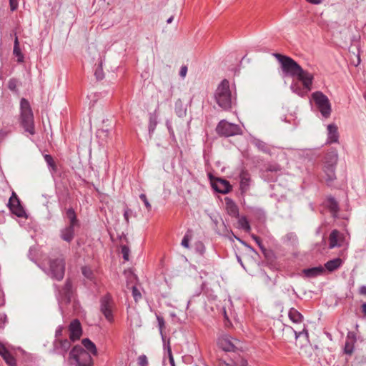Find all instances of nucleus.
<instances>
[{
	"label": "nucleus",
	"mask_w": 366,
	"mask_h": 366,
	"mask_svg": "<svg viewBox=\"0 0 366 366\" xmlns=\"http://www.w3.org/2000/svg\"><path fill=\"white\" fill-rule=\"evenodd\" d=\"M175 112L177 115L179 117H182L186 115V109L182 107V103L176 102L175 104Z\"/></svg>",
	"instance_id": "obj_37"
},
{
	"label": "nucleus",
	"mask_w": 366,
	"mask_h": 366,
	"mask_svg": "<svg viewBox=\"0 0 366 366\" xmlns=\"http://www.w3.org/2000/svg\"><path fill=\"white\" fill-rule=\"evenodd\" d=\"M359 292L362 295L366 296V285H362L359 289Z\"/></svg>",
	"instance_id": "obj_59"
},
{
	"label": "nucleus",
	"mask_w": 366,
	"mask_h": 366,
	"mask_svg": "<svg viewBox=\"0 0 366 366\" xmlns=\"http://www.w3.org/2000/svg\"><path fill=\"white\" fill-rule=\"evenodd\" d=\"M306 76L304 75L302 78L297 77V79L301 81L303 84L302 86L299 81H292V83L290 85V89L292 91V92L297 94L298 96L301 97H305L309 92L312 89V84L313 81V75L310 73V82L306 80Z\"/></svg>",
	"instance_id": "obj_8"
},
{
	"label": "nucleus",
	"mask_w": 366,
	"mask_h": 366,
	"mask_svg": "<svg viewBox=\"0 0 366 366\" xmlns=\"http://www.w3.org/2000/svg\"><path fill=\"white\" fill-rule=\"evenodd\" d=\"M346 341L355 343L357 341L356 335L354 332L349 331L347 334Z\"/></svg>",
	"instance_id": "obj_49"
},
{
	"label": "nucleus",
	"mask_w": 366,
	"mask_h": 366,
	"mask_svg": "<svg viewBox=\"0 0 366 366\" xmlns=\"http://www.w3.org/2000/svg\"><path fill=\"white\" fill-rule=\"evenodd\" d=\"M113 300L109 295L103 296L100 300V310L109 322L114 320L112 313Z\"/></svg>",
	"instance_id": "obj_11"
},
{
	"label": "nucleus",
	"mask_w": 366,
	"mask_h": 366,
	"mask_svg": "<svg viewBox=\"0 0 366 366\" xmlns=\"http://www.w3.org/2000/svg\"><path fill=\"white\" fill-rule=\"evenodd\" d=\"M137 364L139 366H147L148 360L145 355H142L138 357Z\"/></svg>",
	"instance_id": "obj_45"
},
{
	"label": "nucleus",
	"mask_w": 366,
	"mask_h": 366,
	"mask_svg": "<svg viewBox=\"0 0 366 366\" xmlns=\"http://www.w3.org/2000/svg\"><path fill=\"white\" fill-rule=\"evenodd\" d=\"M284 241L290 244H295L297 241V235L294 232H289L284 237Z\"/></svg>",
	"instance_id": "obj_35"
},
{
	"label": "nucleus",
	"mask_w": 366,
	"mask_h": 366,
	"mask_svg": "<svg viewBox=\"0 0 366 366\" xmlns=\"http://www.w3.org/2000/svg\"><path fill=\"white\" fill-rule=\"evenodd\" d=\"M139 199L144 202L146 208L147 209V210H150L152 209V206L150 204V203L149 202L147 198V196L146 194H141L139 195Z\"/></svg>",
	"instance_id": "obj_48"
},
{
	"label": "nucleus",
	"mask_w": 366,
	"mask_h": 366,
	"mask_svg": "<svg viewBox=\"0 0 366 366\" xmlns=\"http://www.w3.org/2000/svg\"><path fill=\"white\" fill-rule=\"evenodd\" d=\"M121 252L122 254L123 259L125 261H128L130 253V249L129 247L127 245H122L121 247Z\"/></svg>",
	"instance_id": "obj_41"
},
{
	"label": "nucleus",
	"mask_w": 366,
	"mask_h": 366,
	"mask_svg": "<svg viewBox=\"0 0 366 366\" xmlns=\"http://www.w3.org/2000/svg\"><path fill=\"white\" fill-rule=\"evenodd\" d=\"M132 295L135 301H137L142 297L141 293L135 286L132 287Z\"/></svg>",
	"instance_id": "obj_50"
},
{
	"label": "nucleus",
	"mask_w": 366,
	"mask_h": 366,
	"mask_svg": "<svg viewBox=\"0 0 366 366\" xmlns=\"http://www.w3.org/2000/svg\"><path fill=\"white\" fill-rule=\"evenodd\" d=\"M187 72V66H182L179 71V76L182 78H184Z\"/></svg>",
	"instance_id": "obj_55"
},
{
	"label": "nucleus",
	"mask_w": 366,
	"mask_h": 366,
	"mask_svg": "<svg viewBox=\"0 0 366 366\" xmlns=\"http://www.w3.org/2000/svg\"><path fill=\"white\" fill-rule=\"evenodd\" d=\"M213 189L218 193L227 194L232 189L229 182L224 179L219 178L212 184Z\"/></svg>",
	"instance_id": "obj_14"
},
{
	"label": "nucleus",
	"mask_w": 366,
	"mask_h": 366,
	"mask_svg": "<svg viewBox=\"0 0 366 366\" xmlns=\"http://www.w3.org/2000/svg\"><path fill=\"white\" fill-rule=\"evenodd\" d=\"M253 144H254L255 147L258 148L259 150L263 152L264 153H269L270 150L269 147H267V144L263 141L258 139H255L253 141Z\"/></svg>",
	"instance_id": "obj_29"
},
{
	"label": "nucleus",
	"mask_w": 366,
	"mask_h": 366,
	"mask_svg": "<svg viewBox=\"0 0 366 366\" xmlns=\"http://www.w3.org/2000/svg\"><path fill=\"white\" fill-rule=\"evenodd\" d=\"M8 207L10 211L18 217L27 218L28 215L21 204V201L15 192H12L9 199Z\"/></svg>",
	"instance_id": "obj_10"
},
{
	"label": "nucleus",
	"mask_w": 366,
	"mask_h": 366,
	"mask_svg": "<svg viewBox=\"0 0 366 366\" xmlns=\"http://www.w3.org/2000/svg\"><path fill=\"white\" fill-rule=\"evenodd\" d=\"M13 54L15 56L17 57V61L19 63L24 62V56L23 54L21 53V49L19 48V40H18L17 36L15 37Z\"/></svg>",
	"instance_id": "obj_25"
},
{
	"label": "nucleus",
	"mask_w": 366,
	"mask_h": 366,
	"mask_svg": "<svg viewBox=\"0 0 366 366\" xmlns=\"http://www.w3.org/2000/svg\"><path fill=\"white\" fill-rule=\"evenodd\" d=\"M325 272V268L320 265L318 267H314L311 268L305 269L303 273L307 277L313 278L317 276L323 274Z\"/></svg>",
	"instance_id": "obj_18"
},
{
	"label": "nucleus",
	"mask_w": 366,
	"mask_h": 366,
	"mask_svg": "<svg viewBox=\"0 0 366 366\" xmlns=\"http://www.w3.org/2000/svg\"><path fill=\"white\" fill-rule=\"evenodd\" d=\"M62 330H63V328L61 326H59L57 327V329L56 330V332H55L56 339H59L58 337L62 335Z\"/></svg>",
	"instance_id": "obj_56"
},
{
	"label": "nucleus",
	"mask_w": 366,
	"mask_h": 366,
	"mask_svg": "<svg viewBox=\"0 0 366 366\" xmlns=\"http://www.w3.org/2000/svg\"><path fill=\"white\" fill-rule=\"evenodd\" d=\"M81 273L88 280H92L94 277L93 271L88 267H83L81 268Z\"/></svg>",
	"instance_id": "obj_39"
},
{
	"label": "nucleus",
	"mask_w": 366,
	"mask_h": 366,
	"mask_svg": "<svg viewBox=\"0 0 366 366\" xmlns=\"http://www.w3.org/2000/svg\"><path fill=\"white\" fill-rule=\"evenodd\" d=\"M164 349L167 350L169 362H173L174 357L172 355V349L169 345V341L168 340L167 343L165 342V347L164 346Z\"/></svg>",
	"instance_id": "obj_44"
},
{
	"label": "nucleus",
	"mask_w": 366,
	"mask_h": 366,
	"mask_svg": "<svg viewBox=\"0 0 366 366\" xmlns=\"http://www.w3.org/2000/svg\"><path fill=\"white\" fill-rule=\"evenodd\" d=\"M240 178V189L242 192H246L250 184V175L247 171H242L239 174Z\"/></svg>",
	"instance_id": "obj_17"
},
{
	"label": "nucleus",
	"mask_w": 366,
	"mask_h": 366,
	"mask_svg": "<svg viewBox=\"0 0 366 366\" xmlns=\"http://www.w3.org/2000/svg\"><path fill=\"white\" fill-rule=\"evenodd\" d=\"M69 338L71 341L75 342L78 340L82 334L81 323L79 320H72L69 325Z\"/></svg>",
	"instance_id": "obj_13"
},
{
	"label": "nucleus",
	"mask_w": 366,
	"mask_h": 366,
	"mask_svg": "<svg viewBox=\"0 0 366 366\" xmlns=\"http://www.w3.org/2000/svg\"><path fill=\"white\" fill-rule=\"evenodd\" d=\"M252 238L255 241V242L258 244L259 248L262 250H264V247L262 245V239H260V237H257L256 235H252Z\"/></svg>",
	"instance_id": "obj_53"
},
{
	"label": "nucleus",
	"mask_w": 366,
	"mask_h": 366,
	"mask_svg": "<svg viewBox=\"0 0 366 366\" xmlns=\"http://www.w3.org/2000/svg\"><path fill=\"white\" fill-rule=\"evenodd\" d=\"M65 272V261L63 257L49 260V269L48 274L58 281L64 278Z\"/></svg>",
	"instance_id": "obj_6"
},
{
	"label": "nucleus",
	"mask_w": 366,
	"mask_h": 366,
	"mask_svg": "<svg viewBox=\"0 0 366 366\" xmlns=\"http://www.w3.org/2000/svg\"><path fill=\"white\" fill-rule=\"evenodd\" d=\"M69 362L74 366H92L93 364L91 354L80 345H76L71 349Z\"/></svg>",
	"instance_id": "obj_3"
},
{
	"label": "nucleus",
	"mask_w": 366,
	"mask_h": 366,
	"mask_svg": "<svg viewBox=\"0 0 366 366\" xmlns=\"http://www.w3.org/2000/svg\"><path fill=\"white\" fill-rule=\"evenodd\" d=\"M282 326L283 327L282 330H285L287 332L293 333L295 335V337L296 340L298 339L299 337H302L300 331L297 332L292 327L287 326L283 324L282 325Z\"/></svg>",
	"instance_id": "obj_40"
},
{
	"label": "nucleus",
	"mask_w": 366,
	"mask_h": 366,
	"mask_svg": "<svg viewBox=\"0 0 366 366\" xmlns=\"http://www.w3.org/2000/svg\"><path fill=\"white\" fill-rule=\"evenodd\" d=\"M81 343L84 347V349L89 352L91 355H97V350L95 344L90 340L89 338H84L82 340Z\"/></svg>",
	"instance_id": "obj_21"
},
{
	"label": "nucleus",
	"mask_w": 366,
	"mask_h": 366,
	"mask_svg": "<svg viewBox=\"0 0 366 366\" xmlns=\"http://www.w3.org/2000/svg\"><path fill=\"white\" fill-rule=\"evenodd\" d=\"M306 1L310 4H316V5L322 3V0H306Z\"/></svg>",
	"instance_id": "obj_61"
},
{
	"label": "nucleus",
	"mask_w": 366,
	"mask_h": 366,
	"mask_svg": "<svg viewBox=\"0 0 366 366\" xmlns=\"http://www.w3.org/2000/svg\"><path fill=\"white\" fill-rule=\"evenodd\" d=\"M337 154L336 152H332L330 153H327L325 157V164H332L335 166L337 162Z\"/></svg>",
	"instance_id": "obj_30"
},
{
	"label": "nucleus",
	"mask_w": 366,
	"mask_h": 366,
	"mask_svg": "<svg viewBox=\"0 0 366 366\" xmlns=\"http://www.w3.org/2000/svg\"><path fill=\"white\" fill-rule=\"evenodd\" d=\"M337 127L335 124H330L327 126V141L329 143H336L338 142Z\"/></svg>",
	"instance_id": "obj_16"
},
{
	"label": "nucleus",
	"mask_w": 366,
	"mask_h": 366,
	"mask_svg": "<svg viewBox=\"0 0 366 366\" xmlns=\"http://www.w3.org/2000/svg\"><path fill=\"white\" fill-rule=\"evenodd\" d=\"M124 219L127 224L129 223V218L131 217H135L136 214L131 209H129L128 207H125L124 209Z\"/></svg>",
	"instance_id": "obj_36"
},
{
	"label": "nucleus",
	"mask_w": 366,
	"mask_h": 366,
	"mask_svg": "<svg viewBox=\"0 0 366 366\" xmlns=\"http://www.w3.org/2000/svg\"><path fill=\"white\" fill-rule=\"evenodd\" d=\"M157 322H158L159 333L161 335L163 344L165 346V340H166L165 338L166 337H165V336L163 334V328L164 327L165 322H164V318L162 317H161V316H159V315L157 316Z\"/></svg>",
	"instance_id": "obj_33"
},
{
	"label": "nucleus",
	"mask_w": 366,
	"mask_h": 366,
	"mask_svg": "<svg viewBox=\"0 0 366 366\" xmlns=\"http://www.w3.org/2000/svg\"><path fill=\"white\" fill-rule=\"evenodd\" d=\"M166 126L168 129V132L169 133L170 137L172 138V140L176 142V137L174 135V132L172 127V122L169 119H167L166 121Z\"/></svg>",
	"instance_id": "obj_42"
},
{
	"label": "nucleus",
	"mask_w": 366,
	"mask_h": 366,
	"mask_svg": "<svg viewBox=\"0 0 366 366\" xmlns=\"http://www.w3.org/2000/svg\"><path fill=\"white\" fill-rule=\"evenodd\" d=\"M10 8L11 11H14L18 7V1L17 0H9Z\"/></svg>",
	"instance_id": "obj_54"
},
{
	"label": "nucleus",
	"mask_w": 366,
	"mask_h": 366,
	"mask_svg": "<svg viewBox=\"0 0 366 366\" xmlns=\"http://www.w3.org/2000/svg\"><path fill=\"white\" fill-rule=\"evenodd\" d=\"M300 333L302 336H304L305 337L306 340H308L309 335L307 330L305 327H304V329L302 331H300Z\"/></svg>",
	"instance_id": "obj_58"
},
{
	"label": "nucleus",
	"mask_w": 366,
	"mask_h": 366,
	"mask_svg": "<svg viewBox=\"0 0 366 366\" xmlns=\"http://www.w3.org/2000/svg\"><path fill=\"white\" fill-rule=\"evenodd\" d=\"M219 344L222 350L227 352L234 351V349L236 348L234 344L227 339L220 340Z\"/></svg>",
	"instance_id": "obj_28"
},
{
	"label": "nucleus",
	"mask_w": 366,
	"mask_h": 366,
	"mask_svg": "<svg viewBox=\"0 0 366 366\" xmlns=\"http://www.w3.org/2000/svg\"><path fill=\"white\" fill-rule=\"evenodd\" d=\"M53 165H54V166H49V168L50 169L51 172H52V173H53V172H56V170H57V166H56V164H55V162H54V163H53Z\"/></svg>",
	"instance_id": "obj_60"
},
{
	"label": "nucleus",
	"mask_w": 366,
	"mask_h": 366,
	"mask_svg": "<svg viewBox=\"0 0 366 366\" xmlns=\"http://www.w3.org/2000/svg\"><path fill=\"white\" fill-rule=\"evenodd\" d=\"M70 347V340L67 339H55L53 342V349L51 352L61 355L64 357Z\"/></svg>",
	"instance_id": "obj_12"
},
{
	"label": "nucleus",
	"mask_w": 366,
	"mask_h": 366,
	"mask_svg": "<svg viewBox=\"0 0 366 366\" xmlns=\"http://www.w3.org/2000/svg\"><path fill=\"white\" fill-rule=\"evenodd\" d=\"M189 239L188 237L187 234H185L182 239L181 245L184 247L188 248L189 247Z\"/></svg>",
	"instance_id": "obj_52"
},
{
	"label": "nucleus",
	"mask_w": 366,
	"mask_h": 366,
	"mask_svg": "<svg viewBox=\"0 0 366 366\" xmlns=\"http://www.w3.org/2000/svg\"><path fill=\"white\" fill-rule=\"evenodd\" d=\"M324 172L326 174V181L327 182H332L333 181L336 177H335V166L332 164H325L324 167Z\"/></svg>",
	"instance_id": "obj_23"
},
{
	"label": "nucleus",
	"mask_w": 366,
	"mask_h": 366,
	"mask_svg": "<svg viewBox=\"0 0 366 366\" xmlns=\"http://www.w3.org/2000/svg\"><path fill=\"white\" fill-rule=\"evenodd\" d=\"M9 350L5 347V346L0 342V355L3 356Z\"/></svg>",
	"instance_id": "obj_57"
},
{
	"label": "nucleus",
	"mask_w": 366,
	"mask_h": 366,
	"mask_svg": "<svg viewBox=\"0 0 366 366\" xmlns=\"http://www.w3.org/2000/svg\"><path fill=\"white\" fill-rule=\"evenodd\" d=\"M327 207L332 214V216L335 217L339 211V207L337 202L334 197H330L327 199Z\"/></svg>",
	"instance_id": "obj_27"
},
{
	"label": "nucleus",
	"mask_w": 366,
	"mask_h": 366,
	"mask_svg": "<svg viewBox=\"0 0 366 366\" xmlns=\"http://www.w3.org/2000/svg\"><path fill=\"white\" fill-rule=\"evenodd\" d=\"M274 57L281 64L282 69L284 73L291 76L302 77L306 76V80L310 82V73L304 70L294 59L291 57L282 55L280 54H274Z\"/></svg>",
	"instance_id": "obj_1"
},
{
	"label": "nucleus",
	"mask_w": 366,
	"mask_h": 366,
	"mask_svg": "<svg viewBox=\"0 0 366 366\" xmlns=\"http://www.w3.org/2000/svg\"><path fill=\"white\" fill-rule=\"evenodd\" d=\"M354 345L355 343L351 342L350 341H345V347H344V352L346 355H351L354 351Z\"/></svg>",
	"instance_id": "obj_38"
},
{
	"label": "nucleus",
	"mask_w": 366,
	"mask_h": 366,
	"mask_svg": "<svg viewBox=\"0 0 366 366\" xmlns=\"http://www.w3.org/2000/svg\"><path fill=\"white\" fill-rule=\"evenodd\" d=\"M0 320L5 324L7 322V316L6 315L4 314L3 315L0 316Z\"/></svg>",
	"instance_id": "obj_62"
},
{
	"label": "nucleus",
	"mask_w": 366,
	"mask_h": 366,
	"mask_svg": "<svg viewBox=\"0 0 366 366\" xmlns=\"http://www.w3.org/2000/svg\"><path fill=\"white\" fill-rule=\"evenodd\" d=\"M12 132L11 129H0V143Z\"/></svg>",
	"instance_id": "obj_46"
},
{
	"label": "nucleus",
	"mask_w": 366,
	"mask_h": 366,
	"mask_svg": "<svg viewBox=\"0 0 366 366\" xmlns=\"http://www.w3.org/2000/svg\"><path fill=\"white\" fill-rule=\"evenodd\" d=\"M361 307L362 313L366 316V302H364Z\"/></svg>",
	"instance_id": "obj_63"
},
{
	"label": "nucleus",
	"mask_w": 366,
	"mask_h": 366,
	"mask_svg": "<svg viewBox=\"0 0 366 366\" xmlns=\"http://www.w3.org/2000/svg\"><path fill=\"white\" fill-rule=\"evenodd\" d=\"M281 170H282V168H281L280 165H279L278 164H269L267 169V172H281Z\"/></svg>",
	"instance_id": "obj_47"
},
{
	"label": "nucleus",
	"mask_w": 366,
	"mask_h": 366,
	"mask_svg": "<svg viewBox=\"0 0 366 366\" xmlns=\"http://www.w3.org/2000/svg\"><path fill=\"white\" fill-rule=\"evenodd\" d=\"M214 99L219 107L224 110H229L236 104V98L232 97L229 89V83L227 79H223L218 85Z\"/></svg>",
	"instance_id": "obj_2"
},
{
	"label": "nucleus",
	"mask_w": 366,
	"mask_h": 366,
	"mask_svg": "<svg viewBox=\"0 0 366 366\" xmlns=\"http://www.w3.org/2000/svg\"><path fill=\"white\" fill-rule=\"evenodd\" d=\"M66 217L69 220V226L79 227V221L73 208L70 207L66 210Z\"/></svg>",
	"instance_id": "obj_19"
},
{
	"label": "nucleus",
	"mask_w": 366,
	"mask_h": 366,
	"mask_svg": "<svg viewBox=\"0 0 366 366\" xmlns=\"http://www.w3.org/2000/svg\"><path fill=\"white\" fill-rule=\"evenodd\" d=\"M312 99L315 105L325 118H328L332 112L331 104L328 97L322 92L317 91L312 94Z\"/></svg>",
	"instance_id": "obj_5"
},
{
	"label": "nucleus",
	"mask_w": 366,
	"mask_h": 366,
	"mask_svg": "<svg viewBox=\"0 0 366 366\" xmlns=\"http://www.w3.org/2000/svg\"><path fill=\"white\" fill-rule=\"evenodd\" d=\"M21 125L24 131L33 135L35 133L34 115L29 103L25 99H21Z\"/></svg>",
	"instance_id": "obj_4"
},
{
	"label": "nucleus",
	"mask_w": 366,
	"mask_h": 366,
	"mask_svg": "<svg viewBox=\"0 0 366 366\" xmlns=\"http://www.w3.org/2000/svg\"><path fill=\"white\" fill-rule=\"evenodd\" d=\"M74 227L66 226L60 229V237L66 242H71L74 238Z\"/></svg>",
	"instance_id": "obj_15"
},
{
	"label": "nucleus",
	"mask_w": 366,
	"mask_h": 366,
	"mask_svg": "<svg viewBox=\"0 0 366 366\" xmlns=\"http://www.w3.org/2000/svg\"><path fill=\"white\" fill-rule=\"evenodd\" d=\"M219 366H233L232 365H230L229 363H227L225 362H220L219 363Z\"/></svg>",
	"instance_id": "obj_64"
},
{
	"label": "nucleus",
	"mask_w": 366,
	"mask_h": 366,
	"mask_svg": "<svg viewBox=\"0 0 366 366\" xmlns=\"http://www.w3.org/2000/svg\"><path fill=\"white\" fill-rule=\"evenodd\" d=\"M94 75L97 80H102L104 79V74L101 65L98 66V67L96 69Z\"/></svg>",
	"instance_id": "obj_43"
},
{
	"label": "nucleus",
	"mask_w": 366,
	"mask_h": 366,
	"mask_svg": "<svg viewBox=\"0 0 366 366\" xmlns=\"http://www.w3.org/2000/svg\"><path fill=\"white\" fill-rule=\"evenodd\" d=\"M340 237V232L337 229H334L331 232L329 237L330 248H334L335 247H340V244L338 243V239Z\"/></svg>",
	"instance_id": "obj_24"
},
{
	"label": "nucleus",
	"mask_w": 366,
	"mask_h": 366,
	"mask_svg": "<svg viewBox=\"0 0 366 366\" xmlns=\"http://www.w3.org/2000/svg\"><path fill=\"white\" fill-rule=\"evenodd\" d=\"M238 224H239V227H240L241 229H242L247 232L249 231L251 229L249 223L247 219L246 218V217H244V216H242L239 218Z\"/></svg>",
	"instance_id": "obj_32"
},
{
	"label": "nucleus",
	"mask_w": 366,
	"mask_h": 366,
	"mask_svg": "<svg viewBox=\"0 0 366 366\" xmlns=\"http://www.w3.org/2000/svg\"><path fill=\"white\" fill-rule=\"evenodd\" d=\"M157 125V115L156 114V112H154L153 113L149 114L148 129H149V133L150 135H152L154 133Z\"/></svg>",
	"instance_id": "obj_26"
},
{
	"label": "nucleus",
	"mask_w": 366,
	"mask_h": 366,
	"mask_svg": "<svg viewBox=\"0 0 366 366\" xmlns=\"http://www.w3.org/2000/svg\"><path fill=\"white\" fill-rule=\"evenodd\" d=\"M216 131L219 135L225 137L242 134V129L239 125L229 123L226 120H221L219 122L217 126Z\"/></svg>",
	"instance_id": "obj_7"
},
{
	"label": "nucleus",
	"mask_w": 366,
	"mask_h": 366,
	"mask_svg": "<svg viewBox=\"0 0 366 366\" xmlns=\"http://www.w3.org/2000/svg\"><path fill=\"white\" fill-rule=\"evenodd\" d=\"M74 293V290L73 289L71 281L69 279H67L64 287L61 289L58 288L57 300L60 309L61 308V304H69L71 302Z\"/></svg>",
	"instance_id": "obj_9"
},
{
	"label": "nucleus",
	"mask_w": 366,
	"mask_h": 366,
	"mask_svg": "<svg viewBox=\"0 0 366 366\" xmlns=\"http://www.w3.org/2000/svg\"><path fill=\"white\" fill-rule=\"evenodd\" d=\"M44 160L46 162L48 167L49 166H54L53 163H54V161L53 159V157L50 154H45L44 156Z\"/></svg>",
	"instance_id": "obj_51"
},
{
	"label": "nucleus",
	"mask_w": 366,
	"mask_h": 366,
	"mask_svg": "<svg viewBox=\"0 0 366 366\" xmlns=\"http://www.w3.org/2000/svg\"><path fill=\"white\" fill-rule=\"evenodd\" d=\"M288 316L290 320L295 323H300L304 319L303 315L293 307L289 310Z\"/></svg>",
	"instance_id": "obj_22"
},
{
	"label": "nucleus",
	"mask_w": 366,
	"mask_h": 366,
	"mask_svg": "<svg viewBox=\"0 0 366 366\" xmlns=\"http://www.w3.org/2000/svg\"><path fill=\"white\" fill-rule=\"evenodd\" d=\"M9 366H16V362L14 356L8 351L1 356Z\"/></svg>",
	"instance_id": "obj_34"
},
{
	"label": "nucleus",
	"mask_w": 366,
	"mask_h": 366,
	"mask_svg": "<svg viewBox=\"0 0 366 366\" xmlns=\"http://www.w3.org/2000/svg\"><path fill=\"white\" fill-rule=\"evenodd\" d=\"M227 212L230 216L235 217L239 216V209L237 206L232 202L227 203Z\"/></svg>",
	"instance_id": "obj_31"
},
{
	"label": "nucleus",
	"mask_w": 366,
	"mask_h": 366,
	"mask_svg": "<svg viewBox=\"0 0 366 366\" xmlns=\"http://www.w3.org/2000/svg\"><path fill=\"white\" fill-rule=\"evenodd\" d=\"M342 264V259L337 257L333 259L327 261L325 264V268L329 272H333L341 267Z\"/></svg>",
	"instance_id": "obj_20"
}]
</instances>
